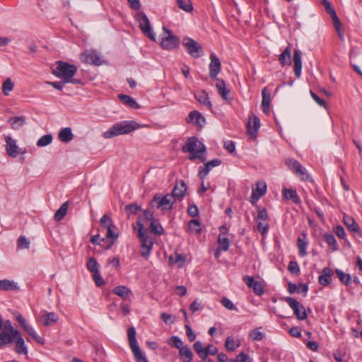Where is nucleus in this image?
I'll use <instances>...</instances> for the list:
<instances>
[{"label": "nucleus", "instance_id": "1", "mask_svg": "<svg viewBox=\"0 0 362 362\" xmlns=\"http://www.w3.org/2000/svg\"><path fill=\"white\" fill-rule=\"evenodd\" d=\"M55 65V68L52 69V74L56 77L64 80V83H81V81L80 79L74 78L78 70L76 66L62 61H57Z\"/></svg>", "mask_w": 362, "mask_h": 362}, {"label": "nucleus", "instance_id": "2", "mask_svg": "<svg viewBox=\"0 0 362 362\" xmlns=\"http://www.w3.org/2000/svg\"><path fill=\"white\" fill-rule=\"evenodd\" d=\"M183 153H189V159L194 160L199 159L202 162L206 160L205 153L206 148L204 144L198 140L197 137L192 136L187 139L185 144L182 147Z\"/></svg>", "mask_w": 362, "mask_h": 362}, {"label": "nucleus", "instance_id": "3", "mask_svg": "<svg viewBox=\"0 0 362 362\" xmlns=\"http://www.w3.org/2000/svg\"><path fill=\"white\" fill-rule=\"evenodd\" d=\"M140 124L134 121H122L115 123L109 129L103 132L105 139H110L119 135L129 134L139 129Z\"/></svg>", "mask_w": 362, "mask_h": 362}, {"label": "nucleus", "instance_id": "4", "mask_svg": "<svg viewBox=\"0 0 362 362\" xmlns=\"http://www.w3.org/2000/svg\"><path fill=\"white\" fill-rule=\"evenodd\" d=\"M175 199L170 194L162 196L160 194H156L151 202V206L160 209L162 211H169L173 209Z\"/></svg>", "mask_w": 362, "mask_h": 362}, {"label": "nucleus", "instance_id": "5", "mask_svg": "<svg viewBox=\"0 0 362 362\" xmlns=\"http://www.w3.org/2000/svg\"><path fill=\"white\" fill-rule=\"evenodd\" d=\"M135 18L142 33L151 40L156 41V34L151 26L147 16L144 12L139 11L136 13Z\"/></svg>", "mask_w": 362, "mask_h": 362}, {"label": "nucleus", "instance_id": "6", "mask_svg": "<svg viewBox=\"0 0 362 362\" xmlns=\"http://www.w3.org/2000/svg\"><path fill=\"white\" fill-rule=\"evenodd\" d=\"M138 238L141 242V255L147 259L152 250L153 238L148 235L145 230H138Z\"/></svg>", "mask_w": 362, "mask_h": 362}, {"label": "nucleus", "instance_id": "7", "mask_svg": "<svg viewBox=\"0 0 362 362\" xmlns=\"http://www.w3.org/2000/svg\"><path fill=\"white\" fill-rule=\"evenodd\" d=\"M182 45L187 49L188 54L192 57L198 58L203 55L202 47L194 40L186 37L182 40Z\"/></svg>", "mask_w": 362, "mask_h": 362}, {"label": "nucleus", "instance_id": "8", "mask_svg": "<svg viewBox=\"0 0 362 362\" xmlns=\"http://www.w3.org/2000/svg\"><path fill=\"white\" fill-rule=\"evenodd\" d=\"M127 336L129 343V346L134 354L136 360H141L144 361L143 354L139 346L137 344L136 337V330L135 328L132 327H129L127 330Z\"/></svg>", "mask_w": 362, "mask_h": 362}, {"label": "nucleus", "instance_id": "9", "mask_svg": "<svg viewBox=\"0 0 362 362\" xmlns=\"http://www.w3.org/2000/svg\"><path fill=\"white\" fill-rule=\"evenodd\" d=\"M285 300L293 310V313L298 320H303L308 317L305 307L298 300L291 297H286Z\"/></svg>", "mask_w": 362, "mask_h": 362}, {"label": "nucleus", "instance_id": "10", "mask_svg": "<svg viewBox=\"0 0 362 362\" xmlns=\"http://www.w3.org/2000/svg\"><path fill=\"white\" fill-rule=\"evenodd\" d=\"M163 31L166 34L163 37L160 45L165 49H173L179 46V39L173 35L172 32L165 27L163 28Z\"/></svg>", "mask_w": 362, "mask_h": 362}, {"label": "nucleus", "instance_id": "11", "mask_svg": "<svg viewBox=\"0 0 362 362\" xmlns=\"http://www.w3.org/2000/svg\"><path fill=\"white\" fill-rule=\"evenodd\" d=\"M194 350L199 356L208 357L209 355H216L218 353V349L212 344H209L206 347H204L200 341H197L193 344Z\"/></svg>", "mask_w": 362, "mask_h": 362}, {"label": "nucleus", "instance_id": "12", "mask_svg": "<svg viewBox=\"0 0 362 362\" xmlns=\"http://www.w3.org/2000/svg\"><path fill=\"white\" fill-rule=\"evenodd\" d=\"M81 57L84 62L88 64L100 66L103 64V60L96 51H87L81 54Z\"/></svg>", "mask_w": 362, "mask_h": 362}, {"label": "nucleus", "instance_id": "13", "mask_svg": "<svg viewBox=\"0 0 362 362\" xmlns=\"http://www.w3.org/2000/svg\"><path fill=\"white\" fill-rule=\"evenodd\" d=\"M243 281L249 288H252L256 295L262 296L264 293V288L262 283L255 281L254 277L245 276L243 277Z\"/></svg>", "mask_w": 362, "mask_h": 362}, {"label": "nucleus", "instance_id": "14", "mask_svg": "<svg viewBox=\"0 0 362 362\" xmlns=\"http://www.w3.org/2000/svg\"><path fill=\"white\" fill-rule=\"evenodd\" d=\"M267 192V185L265 182L258 181L256 182L255 187L252 189V195H251V202L252 204L255 202L259 199L262 197H263Z\"/></svg>", "mask_w": 362, "mask_h": 362}, {"label": "nucleus", "instance_id": "15", "mask_svg": "<svg viewBox=\"0 0 362 362\" xmlns=\"http://www.w3.org/2000/svg\"><path fill=\"white\" fill-rule=\"evenodd\" d=\"M209 58V76L211 78H216L221 69V62L214 53L210 54Z\"/></svg>", "mask_w": 362, "mask_h": 362}, {"label": "nucleus", "instance_id": "16", "mask_svg": "<svg viewBox=\"0 0 362 362\" xmlns=\"http://www.w3.org/2000/svg\"><path fill=\"white\" fill-rule=\"evenodd\" d=\"M186 191L187 185L183 180H181L176 183L170 194L173 196V198L175 200L177 199L181 201L185 196Z\"/></svg>", "mask_w": 362, "mask_h": 362}, {"label": "nucleus", "instance_id": "17", "mask_svg": "<svg viewBox=\"0 0 362 362\" xmlns=\"http://www.w3.org/2000/svg\"><path fill=\"white\" fill-rule=\"evenodd\" d=\"M39 321L45 327L55 324L58 321V316L54 312L44 311L39 317Z\"/></svg>", "mask_w": 362, "mask_h": 362}, {"label": "nucleus", "instance_id": "18", "mask_svg": "<svg viewBox=\"0 0 362 362\" xmlns=\"http://www.w3.org/2000/svg\"><path fill=\"white\" fill-rule=\"evenodd\" d=\"M260 127V121L259 119L256 116L253 115L252 117H250L249 118L247 129V132L250 134V136L252 138L256 137V134L257 133V131Z\"/></svg>", "mask_w": 362, "mask_h": 362}, {"label": "nucleus", "instance_id": "19", "mask_svg": "<svg viewBox=\"0 0 362 362\" xmlns=\"http://www.w3.org/2000/svg\"><path fill=\"white\" fill-rule=\"evenodd\" d=\"M5 142L7 154L11 158H16L19 153L16 141L8 136L5 138Z\"/></svg>", "mask_w": 362, "mask_h": 362}, {"label": "nucleus", "instance_id": "20", "mask_svg": "<svg viewBox=\"0 0 362 362\" xmlns=\"http://www.w3.org/2000/svg\"><path fill=\"white\" fill-rule=\"evenodd\" d=\"M293 72L297 78L301 74L302 69V52L299 49H296L293 52Z\"/></svg>", "mask_w": 362, "mask_h": 362}, {"label": "nucleus", "instance_id": "21", "mask_svg": "<svg viewBox=\"0 0 362 362\" xmlns=\"http://www.w3.org/2000/svg\"><path fill=\"white\" fill-rule=\"evenodd\" d=\"M186 120L188 123L192 122L199 127H202L206 122L204 117L200 112L196 110L190 112Z\"/></svg>", "mask_w": 362, "mask_h": 362}, {"label": "nucleus", "instance_id": "22", "mask_svg": "<svg viewBox=\"0 0 362 362\" xmlns=\"http://www.w3.org/2000/svg\"><path fill=\"white\" fill-rule=\"evenodd\" d=\"M216 88L221 98L224 100H230L229 95L230 91V89L226 87L225 81L221 78H216Z\"/></svg>", "mask_w": 362, "mask_h": 362}, {"label": "nucleus", "instance_id": "23", "mask_svg": "<svg viewBox=\"0 0 362 362\" xmlns=\"http://www.w3.org/2000/svg\"><path fill=\"white\" fill-rule=\"evenodd\" d=\"M18 334L8 331H0V348L4 347L6 345L12 344L14 338Z\"/></svg>", "mask_w": 362, "mask_h": 362}, {"label": "nucleus", "instance_id": "24", "mask_svg": "<svg viewBox=\"0 0 362 362\" xmlns=\"http://www.w3.org/2000/svg\"><path fill=\"white\" fill-rule=\"evenodd\" d=\"M153 213L149 210H144L143 214L139 215L137 218L136 224L139 226L138 230H144V224L147 221L153 219Z\"/></svg>", "mask_w": 362, "mask_h": 362}, {"label": "nucleus", "instance_id": "25", "mask_svg": "<svg viewBox=\"0 0 362 362\" xmlns=\"http://www.w3.org/2000/svg\"><path fill=\"white\" fill-rule=\"evenodd\" d=\"M332 275V269H330L329 267H325L322 269L321 274L318 277L319 283L324 286H328L329 284H331Z\"/></svg>", "mask_w": 362, "mask_h": 362}, {"label": "nucleus", "instance_id": "26", "mask_svg": "<svg viewBox=\"0 0 362 362\" xmlns=\"http://www.w3.org/2000/svg\"><path fill=\"white\" fill-rule=\"evenodd\" d=\"M344 223L351 232L357 233L361 235L360 227L352 216L344 215Z\"/></svg>", "mask_w": 362, "mask_h": 362}, {"label": "nucleus", "instance_id": "27", "mask_svg": "<svg viewBox=\"0 0 362 362\" xmlns=\"http://www.w3.org/2000/svg\"><path fill=\"white\" fill-rule=\"evenodd\" d=\"M278 60L281 66L291 64V50L290 46H287L279 56Z\"/></svg>", "mask_w": 362, "mask_h": 362}, {"label": "nucleus", "instance_id": "28", "mask_svg": "<svg viewBox=\"0 0 362 362\" xmlns=\"http://www.w3.org/2000/svg\"><path fill=\"white\" fill-rule=\"evenodd\" d=\"M14 341L16 342L15 351L18 354H28V348L25 344V341L22 337L21 333L19 332V335H17L14 338Z\"/></svg>", "mask_w": 362, "mask_h": 362}, {"label": "nucleus", "instance_id": "29", "mask_svg": "<svg viewBox=\"0 0 362 362\" xmlns=\"http://www.w3.org/2000/svg\"><path fill=\"white\" fill-rule=\"evenodd\" d=\"M112 293L123 300H127L132 295V291L125 286H117L112 289Z\"/></svg>", "mask_w": 362, "mask_h": 362}, {"label": "nucleus", "instance_id": "30", "mask_svg": "<svg viewBox=\"0 0 362 362\" xmlns=\"http://www.w3.org/2000/svg\"><path fill=\"white\" fill-rule=\"evenodd\" d=\"M262 107L263 112L269 115L270 112V102H271V95L267 93V88L265 87L262 90Z\"/></svg>", "mask_w": 362, "mask_h": 362}, {"label": "nucleus", "instance_id": "31", "mask_svg": "<svg viewBox=\"0 0 362 362\" xmlns=\"http://www.w3.org/2000/svg\"><path fill=\"white\" fill-rule=\"evenodd\" d=\"M301 237H298L297 240V246L299 250V255L300 257H305L307 255V247L308 243L306 240V234L305 233H301Z\"/></svg>", "mask_w": 362, "mask_h": 362}, {"label": "nucleus", "instance_id": "32", "mask_svg": "<svg viewBox=\"0 0 362 362\" xmlns=\"http://www.w3.org/2000/svg\"><path fill=\"white\" fill-rule=\"evenodd\" d=\"M282 194L286 199L291 200L295 204H299L300 199L297 194V192L294 189H284Z\"/></svg>", "mask_w": 362, "mask_h": 362}, {"label": "nucleus", "instance_id": "33", "mask_svg": "<svg viewBox=\"0 0 362 362\" xmlns=\"http://www.w3.org/2000/svg\"><path fill=\"white\" fill-rule=\"evenodd\" d=\"M25 117L24 116H16L10 117L8 122L13 129H19L25 124Z\"/></svg>", "mask_w": 362, "mask_h": 362}, {"label": "nucleus", "instance_id": "34", "mask_svg": "<svg viewBox=\"0 0 362 362\" xmlns=\"http://www.w3.org/2000/svg\"><path fill=\"white\" fill-rule=\"evenodd\" d=\"M179 355L182 362H192L193 353L188 346H185L179 350Z\"/></svg>", "mask_w": 362, "mask_h": 362}, {"label": "nucleus", "instance_id": "35", "mask_svg": "<svg viewBox=\"0 0 362 362\" xmlns=\"http://www.w3.org/2000/svg\"><path fill=\"white\" fill-rule=\"evenodd\" d=\"M149 232L156 235H161L164 233V230L159 221L155 218L152 219L148 228Z\"/></svg>", "mask_w": 362, "mask_h": 362}, {"label": "nucleus", "instance_id": "36", "mask_svg": "<svg viewBox=\"0 0 362 362\" xmlns=\"http://www.w3.org/2000/svg\"><path fill=\"white\" fill-rule=\"evenodd\" d=\"M18 289L17 284L8 279L0 280V291H14Z\"/></svg>", "mask_w": 362, "mask_h": 362}, {"label": "nucleus", "instance_id": "37", "mask_svg": "<svg viewBox=\"0 0 362 362\" xmlns=\"http://www.w3.org/2000/svg\"><path fill=\"white\" fill-rule=\"evenodd\" d=\"M118 97L121 100V101L127 106L135 109L140 108V105L136 103L135 99H134L133 98L124 94H119Z\"/></svg>", "mask_w": 362, "mask_h": 362}, {"label": "nucleus", "instance_id": "38", "mask_svg": "<svg viewBox=\"0 0 362 362\" xmlns=\"http://www.w3.org/2000/svg\"><path fill=\"white\" fill-rule=\"evenodd\" d=\"M73 136L71 129L69 127L62 129L59 133V139L62 142H69L72 140Z\"/></svg>", "mask_w": 362, "mask_h": 362}, {"label": "nucleus", "instance_id": "39", "mask_svg": "<svg viewBox=\"0 0 362 362\" xmlns=\"http://www.w3.org/2000/svg\"><path fill=\"white\" fill-rule=\"evenodd\" d=\"M335 273L341 284L349 286L351 283V276L350 274L344 272L343 271L337 269Z\"/></svg>", "mask_w": 362, "mask_h": 362}, {"label": "nucleus", "instance_id": "40", "mask_svg": "<svg viewBox=\"0 0 362 362\" xmlns=\"http://www.w3.org/2000/svg\"><path fill=\"white\" fill-rule=\"evenodd\" d=\"M195 98L199 103L207 106L209 108L211 107V103L209 100V95L205 90H202L200 93L195 95Z\"/></svg>", "mask_w": 362, "mask_h": 362}, {"label": "nucleus", "instance_id": "41", "mask_svg": "<svg viewBox=\"0 0 362 362\" xmlns=\"http://www.w3.org/2000/svg\"><path fill=\"white\" fill-rule=\"evenodd\" d=\"M68 210V202L63 203L59 209L55 212L54 218L55 221H59L62 220L67 213Z\"/></svg>", "mask_w": 362, "mask_h": 362}, {"label": "nucleus", "instance_id": "42", "mask_svg": "<svg viewBox=\"0 0 362 362\" xmlns=\"http://www.w3.org/2000/svg\"><path fill=\"white\" fill-rule=\"evenodd\" d=\"M23 329L37 343L40 344H43L45 343V339L42 337H40L30 325H28Z\"/></svg>", "mask_w": 362, "mask_h": 362}, {"label": "nucleus", "instance_id": "43", "mask_svg": "<svg viewBox=\"0 0 362 362\" xmlns=\"http://www.w3.org/2000/svg\"><path fill=\"white\" fill-rule=\"evenodd\" d=\"M324 240L328 244L333 251L338 250L336 238L332 233H326L323 236Z\"/></svg>", "mask_w": 362, "mask_h": 362}, {"label": "nucleus", "instance_id": "44", "mask_svg": "<svg viewBox=\"0 0 362 362\" xmlns=\"http://www.w3.org/2000/svg\"><path fill=\"white\" fill-rule=\"evenodd\" d=\"M177 6L182 10L190 13L193 11V5L191 0H176Z\"/></svg>", "mask_w": 362, "mask_h": 362}, {"label": "nucleus", "instance_id": "45", "mask_svg": "<svg viewBox=\"0 0 362 362\" xmlns=\"http://www.w3.org/2000/svg\"><path fill=\"white\" fill-rule=\"evenodd\" d=\"M87 269L92 274L99 272V264L95 258L90 257L86 264Z\"/></svg>", "mask_w": 362, "mask_h": 362}, {"label": "nucleus", "instance_id": "46", "mask_svg": "<svg viewBox=\"0 0 362 362\" xmlns=\"http://www.w3.org/2000/svg\"><path fill=\"white\" fill-rule=\"evenodd\" d=\"M0 329L1 331H8L13 332L16 334H19V331L13 328L10 320H6L4 322L1 320L0 322Z\"/></svg>", "mask_w": 362, "mask_h": 362}, {"label": "nucleus", "instance_id": "47", "mask_svg": "<svg viewBox=\"0 0 362 362\" xmlns=\"http://www.w3.org/2000/svg\"><path fill=\"white\" fill-rule=\"evenodd\" d=\"M53 137L52 134H45L41 136L37 141L38 147H44L52 143Z\"/></svg>", "mask_w": 362, "mask_h": 362}, {"label": "nucleus", "instance_id": "48", "mask_svg": "<svg viewBox=\"0 0 362 362\" xmlns=\"http://www.w3.org/2000/svg\"><path fill=\"white\" fill-rule=\"evenodd\" d=\"M168 344L170 346H173V347H175V348L178 349L179 350H180V349L184 347V346H182L183 345L182 341L177 336H173V337H171L168 339Z\"/></svg>", "mask_w": 362, "mask_h": 362}, {"label": "nucleus", "instance_id": "49", "mask_svg": "<svg viewBox=\"0 0 362 362\" xmlns=\"http://www.w3.org/2000/svg\"><path fill=\"white\" fill-rule=\"evenodd\" d=\"M286 164L288 167V168L295 174L296 173L297 170H299L300 167L301 165V164L298 161L292 158L287 159L286 161Z\"/></svg>", "mask_w": 362, "mask_h": 362}, {"label": "nucleus", "instance_id": "50", "mask_svg": "<svg viewBox=\"0 0 362 362\" xmlns=\"http://www.w3.org/2000/svg\"><path fill=\"white\" fill-rule=\"evenodd\" d=\"M14 87V83L10 78H7L2 85V91L5 95H8Z\"/></svg>", "mask_w": 362, "mask_h": 362}, {"label": "nucleus", "instance_id": "51", "mask_svg": "<svg viewBox=\"0 0 362 362\" xmlns=\"http://www.w3.org/2000/svg\"><path fill=\"white\" fill-rule=\"evenodd\" d=\"M240 346V342H236L233 338L228 337L226 339L225 346L230 351H234L237 347Z\"/></svg>", "mask_w": 362, "mask_h": 362}, {"label": "nucleus", "instance_id": "52", "mask_svg": "<svg viewBox=\"0 0 362 362\" xmlns=\"http://www.w3.org/2000/svg\"><path fill=\"white\" fill-rule=\"evenodd\" d=\"M186 260V256L182 254H175V258L173 256L169 257V261L171 263H180L179 267H181L183 266Z\"/></svg>", "mask_w": 362, "mask_h": 362}, {"label": "nucleus", "instance_id": "53", "mask_svg": "<svg viewBox=\"0 0 362 362\" xmlns=\"http://www.w3.org/2000/svg\"><path fill=\"white\" fill-rule=\"evenodd\" d=\"M100 223L103 227L106 228L107 229L110 228V227H115L112 223V220L107 214H105L101 217Z\"/></svg>", "mask_w": 362, "mask_h": 362}, {"label": "nucleus", "instance_id": "54", "mask_svg": "<svg viewBox=\"0 0 362 362\" xmlns=\"http://www.w3.org/2000/svg\"><path fill=\"white\" fill-rule=\"evenodd\" d=\"M249 337L254 341H260L264 337V333L259 331V329H254L250 331Z\"/></svg>", "mask_w": 362, "mask_h": 362}, {"label": "nucleus", "instance_id": "55", "mask_svg": "<svg viewBox=\"0 0 362 362\" xmlns=\"http://www.w3.org/2000/svg\"><path fill=\"white\" fill-rule=\"evenodd\" d=\"M125 211L129 216L131 214H136L139 211H141V206L136 204H128L125 206Z\"/></svg>", "mask_w": 362, "mask_h": 362}, {"label": "nucleus", "instance_id": "56", "mask_svg": "<svg viewBox=\"0 0 362 362\" xmlns=\"http://www.w3.org/2000/svg\"><path fill=\"white\" fill-rule=\"evenodd\" d=\"M218 249L223 251H227L229 248V241L227 238H221V235L218 238Z\"/></svg>", "mask_w": 362, "mask_h": 362}, {"label": "nucleus", "instance_id": "57", "mask_svg": "<svg viewBox=\"0 0 362 362\" xmlns=\"http://www.w3.org/2000/svg\"><path fill=\"white\" fill-rule=\"evenodd\" d=\"M18 247L20 249H28L30 247V241L25 236H20L17 240Z\"/></svg>", "mask_w": 362, "mask_h": 362}, {"label": "nucleus", "instance_id": "58", "mask_svg": "<svg viewBox=\"0 0 362 362\" xmlns=\"http://www.w3.org/2000/svg\"><path fill=\"white\" fill-rule=\"evenodd\" d=\"M189 230L192 232L199 233L200 229V223L196 219H192L188 223Z\"/></svg>", "mask_w": 362, "mask_h": 362}, {"label": "nucleus", "instance_id": "59", "mask_svg": "<svg viewBox=\"0 0 362 362\" xmlns=\"http://www.w3.org/2000/svg\"><path fill=\"white\" fill-rule=\"evenodd\" d=\"M228 362H251V360L248 354L240 353L235 359H230Z\"/></svg>", "mask_w": 362, "mask_h": 362}, {"label": "nucleus", "instance_id": "60", "mask_svg": "<svg viewBox=\"0 0 362 362\" xmlns=\"http://www.w3.org/2000/svg\"><path fill=\"white\" fill-rule=\"evenodd\" d=\"M211 170L210 167L206 163L204 166H200L199 168V177L202 180L204 179Z\"/></svg>", "mask_w": 362, "mask_h": 362}, {"label": "nucleus", "instance_id": "61", "mask_svg": "<svg viewBox=\"0 0 362 362\" xmlns=\"http://www.w3.org/2000/svg\"><path fill=\"white\" fill-rule=\"evenodd\" d=\"M221 303L226 309L230 310H237L238 308L233 305L232 301L226 297H223L221 300Z\"/></svg>", "mask_w": 362, "mask_h": 362}, {"label": "nucleus", "instance_id": "62", "mask_svg": "<svg viewBox=\"0 0 362 362\" xmlns=\"http://www.w3.org/2000/svg\"><path fill=\"white\" fill-rule=\"evenodd\" d=\"M257 230L262 235H264L267 233L269 229V224L267 221H257Z\"/></svg>", "mask_w": 362, "mask_h": 362}, {"label": "nucleus", "instance_id": "63", "mask_svg": "<svg viewBox=\"0 0 362 362\" xmlns=\"http://www.w3.org/2000/svg\"><path fill=\"white\" fill-rule=\"evenodd\" d=\"M269 218V216L266 209H258L257 216L256 217V221H267Z\"/></svg>", "mask_w": 362, "mask_h": 362}, {"label": "nucleus", "instance_id": "64", "mask_svg": "<svg viewBox=\"0 0 362 362\" xmlns=\"http://www.w3.org/2000/svg\"><path fill=\"white\" fill-rule=\"evenodd\" d=\"M296 175L300 177L303 181H308L310 179V175L306 169L302 165H300L299 170H297Z\"/></svg>", "mask_w": 362, "mask_h": 362}]
</instances>
